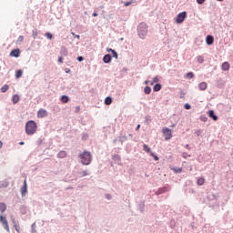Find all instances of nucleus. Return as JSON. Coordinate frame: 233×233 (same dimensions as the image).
Wrapping results in <instances>:
<instances>
[{
	"instance_id": "f257e3e1",
	"label": "nucleus",
	"mask_w": 233,
	"mask_h": 233,
	"mask_svg": "<svg viewBox=\"0 0 233 233\" xmlns=\"http://www.w3.org/2000/svg\"><path fill=\"white\" fill-rule=\"evenodd\" d=\"M37 132V123L34 120H30L25 124V134L27 136H34Z\"/></svg>"
},
{
	"instance_id": "f03ea898",
	"label": "nucleus",
	"mask_w": 233,
	"mask_h": 233,
	"mask_svg": "<svg viewBox=\"0 0 233 233\" xmlns=\"http://www.w3.org/2000/svg\"><path fill=\"white\" fill-rule=\"evenodd\" d=\"M78 157L82 165H90L92 163V154L88 151H84L82 154H79Z\"/></svg>"
},
{
	"instance_id": "7ed1b4c3",
	"label": "nucleus",
	"mask_w": 233,
	"mask_h": 233,
	"mask_svg": "<svg viewBox=\"0 0 233 233\" xmlns=\"http://www.w3.org/2000/svg\"><path fill=\"white\" fill-rule=\"evenodd\" d=\"M137 33L140 39H145V37H147V34H148V25H147L145 23L139 24L137 27Z\"/></svg>"
},
{
	"instance_id": "20e7f679",
	"label": "nucleus",
	"mask_w": 233,
	"mask_h": 233,
	"mask_svg": "<svg viewBox=\"0 0 233 233\" xmlns=\"http://www.w3.org/2000/svg\"><path fill=\"white\" fill-rule=\"evenodd\" d=\"M0 223L6 232H10V226L8 225V218H6V216L0 215Z\"/></svg>"
},
{
	"instance_id": "39448f33",
	"label": "nucleus",
	"mask_w": 233,
	"mask_h": 233,
	"mask_svg": "<svg viewBox=\"0 0 233 233\" xmlns=\"http://www.w3.org/2000/svg\"><path fill=\"white\" fill-rule=\"evenodd\" d=\"M185 19H187V12H182L177 15L176 23L181 24L183 21H185Z\"/></svg>"
},
{
	"instance_id": "423d86ee",
	"label": "nucleus",
	"mask_w": 233,
	"mask_h": 233,
	"mask_svg": "<svg viewBox=\"0 0 233 233\" xmlns=\"http://www.w3.org/2000/svg\"><path fill=\"white\" fill-rule=\"evenodd\" d=\"M162 132L164 134L166 141H168L172 137V130H170L168 127H164L162 129Z\"/></svg>"
},
{
	"instance_id": "0eeeda50",
	"label": "nucleus",
	"mask_w": 233,
	"mask_h": 233,
	"mask_svg": "<svg viewBox=\"0 0 233 233\" xmlns=\"http://www.w3.org/2000/svg\"><path fill=\"white\" fill-rule=\"evenodd\" d=\"M46 116H48V112L46 109H39L37 112V117L38 118H43V117H46Z\"/></svg>"
},
{
	"instance_id": "6e6552de",
	"label": "nucleus",
	"mask_w": 233,
	"mask_h": 233,
	"mask_svg": "<svg viewBox=\"0 0 233 233\" xmlns=\"http://www.w3.org/2000/svg\"><path fill=\"white\" fill-rule=\"evenodd\" d=\"M27 192V185H26V179L24 180V186L21 187V195L23 197L26 196Z\"/></svg>"
},
{
	"instance_id": "1a4fd4ad",
	"label": "nucleus",
	"mask_w": 233,
	"mask_h": 233,
	"mask_svg": "<svg viewBox=\"0 0 233 233\" xmlns=\"http://www.w3.org/2000/svg\"><path fill=\"white\" fill-rule=\"evenodd\" d=\"M21 51L19 49H14L11 51L10 56L11 57H19Z\"/></svg>"
},
{
	"instance_id": "9d476101",
	"label": "nucleus",
	"mask_w": 233,
	"mask_h": 233,
	"mask_svg": "<svg viewBox=\"0 0 233 233\" xmlns=\"http://www.w3.org/2000/svg\"><path fill=\"white\" fill-rule=\"evenodd\" d=\"M221 68L224 72H228V70H230V64H228V62H224Z\"/></svg>"
},
{
	"instance_id": "9b49d317",
	"label": "nucleus",
	"mask_w": 233,
	"mask_h": 233,
	"mask_svg": "<svg viewBox=\"0 0 233 233\" xmlns=\"http://www.w3.org/2000/svg\"><path fill=\"white\" fill-rule=\"evenodd\" d=\"M206 43H207V45H213L214 44V36L208 35L206 37Z\"/></svg>"
},
{
	"instance_id": "f8f14e48",
	"label": "nucleus",
	"mask_w": 233,
	"mask_h": 233,
	"mask_svg": "<svg viewBox=\"0 0 233 233\" xmlns=\"http://www.w3.org/2000/svg\"><path fill=\"white\" fill-rule=\"evenodd\" d=\"M21 97L19 96V95H14L12 96V101L14 103V105H17V103H19Z\"/></svg>"
},
{
	"instance_id": "ddd939ff",
	"label": "nucleus",
	"mask_w": 233,
	"mask_h": 233,
	"mask_svg": "<svg viewBox=\"0 0 233 233\" xmlns=\"http://www.w3.org/2000/svg\"><path fill=\"white\" fill-rule=\"evenodd\" d=\"M208 116L211 117L213 121H218V116H216L213 110L208 111Z\"/></svg>"
},
{
	"instance_id": "4468645a",
	"label": "nucleus",
	"mask_w": 233,
	"mask_h": 233,
	"mask_svg": "<svg viewBox=\"0 0 233 233\" xmlns=\"http://www.w3.org/2000/svg\"><path fill=\"white\" fill-rule=\"evenodd\" d=\"M208 86V85L206 82H201L198 85L199 90H207Z\"/></svg>"
},
{
	"instance_id": "2eb2a0df",
	"label": "nucleus",
	"mask_w": 233,
	"mask_h": 233,
	"mask_svg": "<svg viewBox=\"0 0 233 233\" xmlns=\"http://www.w3.org/2000/svg\"><path fill=\"white\" fill-rule=\"evenodd\" d=\"M10 185V182L8 180H4L0 182V188H6Z\"/></svg>"
},
{
	"instance_id": "dca6fc26",
	"label": "nucleus",
	"mask_w": 233,
	"mask_h": 233,
	"mask_svg": "<svg viewBox=\"0 0 233 233\" xmlns=\"http://www.w3.org/2000/svg\"><path fill=\"white\" fill-rule=\"evenodd\" d=\"M60 54H61V56H68V50L66 49V47L62 46V47H61Z\"/></svg>"
},
{
	"instance_id": "f3484780",
	"label": "nucleus",
	"mask_w": 233,
	"mask_h": 233,
	"mask_svg": "<svg viewBox=\"0 0 233 233\" xmlns=\"http://www.w3.org/2000/svg\"><path fill=\"white\" fill-rule=\"evenodd\" d=\"M106 50H107V52H111L112 53V56H113V57H115V59H117L118 55H117V52H116V50H114L112 48H107Z\"/></svg>"
},
{
	"instance_id": "a211bd4d",
	"label": "nucleus",
	"mask_w": 233,
	"mask_h": 233,
	"mask_svg": "<svg viewBox=\"0 0 233 233\" xmlns=\"http://www.w3.org/2000/svg\"><path fill=\"white\" fill-rule=\"evenodd\" d=\"M103 61H104V63H110V61H112V56L110 55H106L103 57Z\"/></svg>"
},
{
	"instance_id": "6ab92c4d",
	"label": "nucleus",
	"mask_w": 233,
	"mask_h": 233,
	"mask_svg": "<svg viewBox=\"0 0 233 233\" xmlns=\"http://www.w3.org/2000/svg\"><path fill=\"white\" fill-rule=\"evenodd\" d=\"M60 101L62 103H68V101H70V97H68V96H62L61 98H60Z\"/></svg>"
},
{
	"instance_id": "aec40b11",
	"label": "nucleus",
	"mask_w": 233,
	"mask_h": 233,
	"mask_svg": "<svg viewBox=\"0 0 233 233\" xmlns=\"http://www.w3.org/2000/svg\"><path fill=\"white\" fill-rule=\"evenodd\" d=\"M6 211V204L5 203H3L1 202L0 203V212H5Z\"/></svg>"
},
{
	"instance_id": "412c9836",
	"label": "nucleus",
	"mask_w": 233,
	"mask_h": 233,
	"mask_svg": "<svg viewBox=\"0 0 233 233\" xmlns=\"http://www.w3.org/2000/svg\"><path fill=\"white\" fill-rule=\"evenodd\" d=\"M197 61L198 63H199L200 65L205 63V58L203 57V56H197Z\"/></svg>"
},
{
	"instance_id": "4be33fe9",
	"label": "nucleus",
	"mask_w": 233,
	"mask_h": 233,
	"mask_svg": "<svg viewBox=\"0 0 233 233\" xmlns=\"http://www.w3.org/2000/svg\"><path fill=\"white\" fill-rule=\"evenodd\" d=\"M154 92H159L161 90V84H156L153 87Z\"/></svg>"
},
{
	"instance_id": "5701e85b",
	"label": "nucleus",
	"mask_w": 233,
	"mask_h": 233,
	"mask_svg": "<svg viewBox=\"0 0 233 233\" xmlns=\"http://www.w3.org/2000/svg\"><path fill=\"white\" fill-rule=\"evenodd\" d=\"M22 76H23V70H17L16 72H15V77H16V79H19V77H22Z\"/></svg>"
},
{
	"instance_id": "b1692460",
	"label": "nucleus",
	"mask_w": 233,
	"mask_h": 233,
	"mask_svg": "<svg viewBox=\"0 0 233 233\" xmlns=\"http://www.w3.org/2000/svg\"><path fill=\"white\" fill-rule=\"evenodd\" d=\"M197 184L199 186L205 185V178L204 177L198 178Z\"/></svg>"
},
{
	"instance_id": "393cba45",
	"label": "nucleus",
	"mask_w": 233,
	"mask_h": 233,
	"mask_svg": "<svg viewBox=\"0 0 233 233\" xmlns=\"http://www.w3.org/2000/svg\"><path fill=\"white\" fill-rule=\"evenodd\" d=\"M8 88H10V86L8 85H4L2 87H1V92L3 94H5V92H6L8 90Z\"/></svg>"
},
{
	"instance_id": "a878e982",
	"label": "nucleus",
	"mask_w": 233,
	"mask_h": 233,
	"mask_svg": "<svg viewBox=\"0 0 233 233\" xmlns=\"http://www.w3.org/2000/svg\"><path fill=\"white\" fill-rule=\"evenodd\" d=\"M105 105H112V97L110 96L106 97Z\"/></svg>"
},
{
	"instance_id": "bb28decb",
	"label": "nucleus",
	"mask_w": 233,
	"mask_h": 233,
	"mask_svg": "<svg viewBox=\"0 0 233 233\" xmlns=\"http://www.w3.org/2000/svg\"><path fill=\"white\" fill-rule=\"evenodd\" d=\"M88 170H84L80 172V177H85L86 176H88Z\"/></svg>"
},
{
	"instance_id": "cd10ccee",
	"label": "nucleus",
	"mask_w": 233,
	"mask_h": 233,
	"mask_svg": "<svg viewBox=\"0 0 233 233\" xmlns=\"http://www.w3.org/2000/svg\"><path fill=\"white\" fill-rule=\"evenodd\" d=\"M58 157H61V158L66 157V153L65 151H60L58 153Z\"/></svg>"
},
{
	"instance_id": "c85d7f7f",
	"label": "nucleus",
	"mask_w": 233,
	"mask_h": 233,
	"mask_svg": "<svg viewBox=\"0 0 233 233\" xmlns=\"http://www.w3.org/2000/svg\"><path fill=\"white\" fill-rule=\"evenodd\" d=\"M186 77H187V79H192L194 78V73L193 72H189L186 75Z\"/></svg>"
},
{
	"instance_id": "c756f323",
	"label": "nucleus",
	"mask_w": 233,
	"mask_h": 233,
	"mask_svg": "<svg viewBox=\"0 0 233 233\" xmlns=\"http://www.w3.org/2000/svg\"><path fill=\"white\" fill-rule=\"evenodd\" d=\"M144 92L145 94H150V92H152V88H150V86H146Z\"/></svg>"
},
{
	"instance_id": "7c9ffc66",
	"label": "nucleus",
	"mask_w": 233,
	"mask_h": 233,
	"mask_svg": "<svg viewBox=\"0 0 233 233\" xmlns=\"http://www.w3.org/2000/svg\"><path fill=\"white\" fill-rule=\"evenodd\" d=\"M23 41H25V36L20 35V36H18L16 43H23Z\"/></svg>"
},
{
	"instance_id": "2f4dec72",
	"label": "nucleus",
	"mask_w": 233,
	"mask_h": 233,
	"mask_svg": "<svg viewBox=\"0 0 233 233\" xmlns=\"http://www.w3.org/2000/svg\"><path fill=\"white\" fill-rule=\"evenodd\" d=\"M143 148H144L145 152H147V153L150 152V147L147 146V144H145L143 146Z\"/></svg>"
},
{
	"instance_id": "473e14b6",
	"label": "nucleus",
	"mask_w": 233,
	"mask_h": 233,
	"mask_svg": "<svg viewBox=\"0 0 233 233\" xmlns=\"http://www.w3.org/2000/svg\"><path fill=\"white\" fill-rule=\"evenodd\" d=\"M46 37L47 39H52L53 38L52 33H46Z\"/></svg>"
},
{
	"instance_id": "72a5a7b5",
	"label": "nucleus",
	"mask_w": 233,
	"mask_h": 233,
	"mask_svg": "<svg viewBox=\"0 0 233 233\" xmlns=\"http://www.w3.org/2000/svg\"><path fill=\"white\" fill-rule=\"evenodd\" d=\"M154 83H159V78H157V76L153 78V82H151V85H154Z\"/></svg>"
},
{
	"instance_id": "f704fd0d",
	"label": "nucleus",
	"mask_w": 233,
	"mask_h": 233,
	"mask_svg": "<svg viewBox=\"0 0 233 233\" xmlns=\"http://www.w3.org/2000/svg\"><path fill=\"white\" fill-rule=\"evenodd\" d=\"M75 112H76V114H79V112H81V106H77L76 107V109H75Z\"/></svg>"
},
{
	"instance_id": "c9c22d12",
	"label": "nucleus",
	"mask_w": 233,
	"mask_h": 233,
	"mask_svg": "<svg viewBox=\"0 0 233 233\" xmlns=\"http://www.w3.org/2000/svg\"><path fill=\"white\" fill-rule=\"evenodd\" d=\"M151 156L154 157L155 161H159V157L154 155V153H151Z\"/></svg>"
},
{
	"instance_id": "e433bc0d",
	"label": "nucleus",
	"mask_w": 233,
	"mask_h": 233,
	"mask_svg": "<svg viewBox=\"0 0 233 233\" xmlns=\"http://www.w3.org/2000/svg\"><path fill=\"white\" fill-rule=\"evenodd\" d=\"M184 108H186V110H190L191 106L189 104H185Z\"/></svg>"
},
{
	"instance_id": "4c0bfd02",
	"label": "nucleus",
	"mask_w": 233,
	"mask_h": 233,
	"mask_svg": "<svg viewBox=\"0 0 233 233\" xmlns=\"http://www.w3.org/2000/svg\"><path fill=\"white\" fill-rule=\"evenodd\" d=\"M197 3L198 5H203L205 3V0H197Z\"/></svg>"
},
{
	"instance_id": "58836bf2",
	"label": "nucleus",
	"mask_w": 233,
	"mask_h": 233,
	"mask_svg": "<svg viewBox=\"0 0 233 233\" xmlns=\"http://www.w3.org/2000/svg\"><path fill=\"white\" fill-rule=\"evenodd\" d=\"M195 133L198 137L201 136V130L200 129L197 130Z\"/></svg>"
},
{
	"instance_id": "ea45409f",
	"label": "nucleus",
	"mask_w": 233,
	"mask_h": 233,
	"mask_svg": "<svg viewBox=\"0 0 233 233\" xmlns=\"http://www.w3.org/2000/svg\"><path fill=\"white\" fill-rule=\"evenodd\" d=\"M14 227L15 230H16V232H19V226H17V224H15Z\"/></svg>"
},
{
	"instance_id": "a19ab883",
	"label": "nucleus",
	"mask_w": 233,
	"mask_h": 233,
	"mask_svg": "<svg viewBox=\"0 0 233 233\" xmlns=\"http://www.w3.org/2000/svg\"><path fill=\"white\" fill-rule=\"evenodd\" d=\"M130 5H132V2H126L124 4V6H130Z\"/></svg>"
},
{
	"instance_id": "79ce46f5",
	"label": "nucleus",
	"mask_w": 233,
	"mask_h": 233,
	"mask_svg": "<svg viewBox=\"0 0 233 233\" xmlns=\"http://www.w3.org/2000/svg\"><path fill=\"white\" fill-rule=\"evenodd\" d=\"M72 34V35H75V37H76V39H80V35H76L75 33H71Z\"/></svg>"
},
{
	"instance_id": "37998d69",
	"label": "nucleus",
	"mask_w": 233,
	"mask_h": 233,
	"mask_svg": "<svg viewBox=\"0 0 233 233\" xmlns=\"http://www.w3.org/2000/svg\"><path fill=\"white\" fill-rule=\"evenodd\" d=\"M200 119H201V121L206 122L208 118H207V116H201Z\"/></svg>"
},
{
	"instance_id": "c03bdc74",
	"label": "nucleus",
	"mask_w": 233,
	"mask_h": 233,
	"mask_svg": "<svg viewBox=\"0 0 233 233\" xmlns=\"http://www.w3.org/2000/svg\"><path fill=\"white\" fill-rule=\"evenodd\" d=\"M85 58L83 56H78L77 61H83Z\"/></svg>"
},
{
	"instance_id": "a18cd8bd",
	"label": "nucleus",
	"mask_w": 233,
	"mask_h": 233,
	"mask_svg": "<svg viewBox=\"0 0 233 233\" xmlns=\"http://www.w3.org/2000/svg\"><path fill=\"white\" fill-rule=\"evenodd\" d=\"M58 63H63V57L61 56L58 57Z\"/></svg>"
},
{
	"instance_id": "49530a36",
	"label": "nucleus",
	"mask_w": 233,
	"mask_h": 233,
	"mask_svg": "<svg viewBox=\"0 0 233 233\" xmlns=\"http://www.w3.org/2000/svg\"><path fill=\"white\" fill-rule=\"evenodd\" d=\"M176 172L181 173V172H183V169L182 168H178L177 170H176Z\"/></svg>"
},
{
	"instance_id": "de8ad7c7",
	"label": "nucleus",
	"mask_w": 233,
	"mask_h": 233,
	"mask_svg": "<svg viewBox=\"0 0 233 233\" xmlns=\"http://www.w3.org/2000/svg\"><path fill=\"white\" fill-rule=\"evenodd\" d=\"M185 97V93H181L180 98L183 99Z\"/></svg>"
},
{
	"instance_id": "09e8293b",
	"label": "nucleus",
	"mask_w": 233,
	"mask_h": 233,
	"mask_svg": "<svg viewBox=\"0 0 233 233\" xmlns=\"http://www.w3.org/2000/svg\"><path fill=\"white\" fill-rule=\"evenodd\" d=\"M93 17H97V13H93Z\"/></svg>"
},
{
	"instance_id": "8fccbe9b",
	"label": "nucleus",
	"mask_w": 233,
	"mask_h": 233,
	"mask_svg": "<svg viewBox=\"0 0 233 233\" xmlns=\"http://www.w3.org/2000/svg\"><path fill=\"white\" fill-rule=\"evenodd\" d=\"M139 128H141V125H137L136 130H138Z\"/></svg>"
},
{
	"instance_id": "3c124183",
	"label": "nucleus",
	"mask_w": 233,
	"mask_h": 233,
	"mask_svg": "<svg viewBox=\"0 0 233 233\" xmlns=\"http://www.w3.org/2000/svg\"><path fill=\"white\" fill-rule=\"evenodd\" d=\"M0 148H3V142L0 141Z\"/></svg>"
},
{
	"instance_id": "603ef678",
	"label": "nucleus",
	"mask_w": 233,
	"mask_h": 233,
	"mask_svg": "<svg viewBox=\"0 0 233 233\" xmlns=\"http://www.w3.org/2000/svg\"><path fill=\"white\" fill-rule=\"evenodd\" d=\"M66 74H69V72H70V69L66 70Z\"/></svg>"
},
{
	"instance_id": "864d4df0",
	"label": "nucleus",
	"mask_w": 233,
	"mask_h": 233,
	"mask_svg": "<svg viewBox=\"0 0 233 233\" xmlns=\"http://www.w3.org/2000/svg\"><path fill=\"white\" fill-rule=\"evenodd\" d=\"M19 145H25V142H20Z\"/></svg>"
},
{
	"instance_id": "5fc2aeb1",
	"label": "nucleus",
	"mask_w": 233,
	"mask_h": 233,
	"mask_svg": "<svg viewBox=\"0 0 233 233\" xmlns=\"http://www.w3.org/2000/svg\"><path fill=\"white\" fill-rule=\"evenodd\" d=\"M218 1H223V0H218Z\"/></svg>"
}]
</instances>
